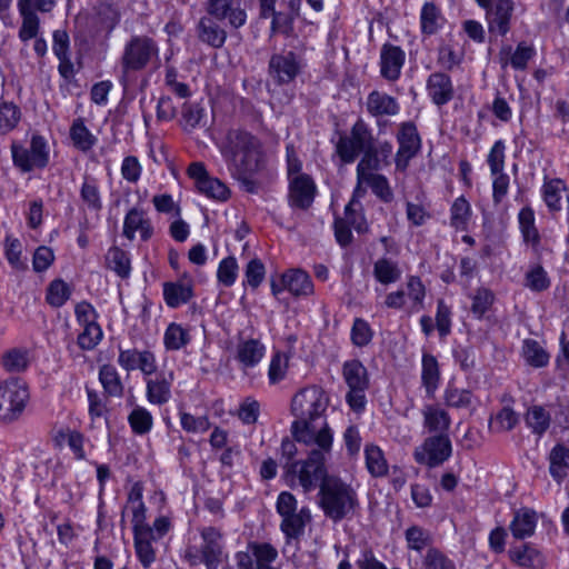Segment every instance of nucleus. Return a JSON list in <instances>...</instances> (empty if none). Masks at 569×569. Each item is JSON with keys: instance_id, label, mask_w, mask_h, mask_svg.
<instances>
[{"instance_id": "nucleus-22", "label": "nucleus", "mask_w": 569, "mask_h": 569, "mask_svg": "<svg viewBox=\"0 0 569 569\" xmlns=\"http://www.w3.org/2000/svg\"><path fill=\"white\" fill-rule=\"evenodd\" d=\"M427 90L431 100L437 106L448 103L453 97V86L448 74L433 72L427 80Z\"/></svg>"}, {"instance_id": "nucleus-14", "label": "nucleus", "mask_w": 569, "mask_h": 569, "mask_svg": "<svg viewBox=\"0 0 569 569\" xmlns=\"http://www.w3.org/2000/svg\"><path fill=\"white\" fill-rule=\"evenodd\" d=\"M317 187L309 174H298L289 180L288 202L293 209L307 210L313 203Z\"/></svg>"}, {"instance_id": "nucleus-7", "label": "nucleus", "mask_w": 569, "mask_h": 569, "mask_svg": "<svg viewBox=\"0 0 569 569\" xmlns=\"http://www.w3.org/2000/svg\"><path fill=\"white\" fill-rule=\"evenodd\" d=\"M11 153L14 166L22 172L42 169L49 163V147L44 138L39 134L31 137L28 148L12 143Z\"/></svg>"}, {"instance_id": "nucleus-29", "label": "nucleus", "mask_w": 569, "mask_h": 569, "mask_svg": "<svg viewBox=\"0 0 569 569\" xmlns=\"http://www.w3.org/2000/svg\"><path fill=\"white\" fill-rule=\"evenodd\" d=\"M282 282L283 287L296 297L309 296L313 292V284L309 274L300 269L283 273Z\"/></svg>"}, {"instance_id": "nucleus-49", "label": "nucleus", "mask_w": 569, "mask_h": 569, "mask_svg": "<svg viewBox=\"0 0 569 569\" xmlns=\"http://www.w3.org/2000/svg\"><path fill=\"white\" fill-rule=\"evenodd\" d=\"M341 219L360 233L368 231V224L360 201L350 200L345 208V217Z\"/></svg>"}, {"instance_id": "nucleus-13", "label": "nucleus", "mask_w": 569, "mask_h": 569, "mask_svg": "<svg viewBox=\"0 0 569 569\" xmlns=\"http://www.w3.org/2000/svg\"><path fill=\"white\" fill-rule=\"evenodd\" d=\"M187 172L194 181L199 192L208 198L219 201H226L229 198L230 191L228 187L219 179L210 177L202 162H192Z\"/></svg>"}, {"instance_id": "nucleus-18", "label": "nucleus", "mask_w": 569, "mask_h": 569, "mask_svg": "<svg viewBox=\"0 0 569 569\" xmlns=\"http://www.w3.org/2000/svg\"><path fill=\"white\" fill-rule=\"evenodd\" d=\"M146 396L152 405H164L171 398V386L173 382V372H158L150 377H144Z\"/></svg>"}, {"instance_id": "nucleus-41", "label": "nucleus", "mask_w": 569, "mask_h": 569, "mask_svg": "<svg viewBox=\"0 0 569 569\" xmlns=\"http://www.w3.org/2000/svg\"><path fill=\"white\" fill-rule=\"evenodd\" d=\"M373 276L380 283L389 284L400 279L401 270L397 262L387 258H380L373 264Z\"/></svg>"}, {"instance_id": "nucleus-35", "label": "nucleus", "mask_w": 569, "mask_h": 569, "mask_svg": "<svg viewBox=\"0 0 569 569\" xmlns=\"http://www.w3.org/2000/svg\"><path fill=\"white\" fill-rule=\"evenodd\" d=\"M366 468L375 477H385L388 473V462L383 451L376 445L365 447Z\"/></svg>"}, {"instance_id": "nucleus-15", "label": "nucleus", "mask_w": 569, "mask_h": 569, "mask_svg": "<svg viewBox=\"0 0 569 569\" xmlns=\"http://www.w3.org/2000/svg\"><path fill=\"white\" fill-rule=\"evenodd\" d=\"M118 363L126 371L140 370L144 377L157 371L156 356L150 350L119 348Z\"/></svg>"}, {"instance_id": "nucleus-20", "label": "nucleus", "mask_w": 569, "mask_h": 569, "mask_svg": "<svg viewBox=\"0 0 569 569\" xmlns=\"http://www.w3.org/2000/svg\"><path fill=\"white\" fill-rule=\"evenodd\" d=\"M264 352L266 348L260 340L239 338L234 359L238 361L240 370L246 372L262 360Z\"/></svg>"}, {"instance_id": "nucleus-9", "label": "nucleus", "mask_w": 569, "mask_h": 569, "mask_svg": "<svg viewBox=\"0 0 569 569\" xmlns=\"http://www.w3.org/2000/svg\"><path fill=\"white\" fill-rule=\"evenodd\" d=\"M372 142L373 138L368 126L359 119L353 124L350 136L340 138L337 144V152L343 162L351 163Z\"/></svg>"}, {"instance_id": "nucleus-43", "label": "nucleus", "mask_w": 569, "mask_h": 569, "mask_svg": "<svg viewBox=\"0 0 569 569\" xmlns=\"http://www.w3.org/2000/svg\"><path fill=\"white\" fill-rule=\"evenodd\" d=\"M441 12L432 2L423 4L420 14L421 31L425 34H435L441 27Z\"/></svg>"}, {"instance_id": "nucleus-19", "label": "nucleus", "mask_w": 569, "mask_h": 569, "mask_svg": "<svg viewBox=\"0 0 569 569\" xmlns=\"http://www.w3.org/2000/svg\"><path fill=\"white\" fill-rule=\"evenodd\" d=\"M136 232H139L142 241H148L153 236L151 220L144 210L138 207H133L127 212L122 228V234L129 240L134 239Z\"/></svg>"}, {"instance_id": "nucleus-17", "label": "nucleus", "mask_w": 569, "mask_h": 569, "mask_svg": "<svg viewBox=\"0 0 569 569\" xmlns=\"http://www.w3.org/2000/svg\"><path fill=\"white\" fill-rule=\"evenodd\" d=\"M200 536L201 560L208 569H217L223 558L222 533L214 527H204L200 530Z\"/></svg>"}, {"instance_id": "nucleus-32", "label": "nucleus", "mask_w": 569, "mask_h": 569, "mask_svg": "<svg viewBox=\"0 0 569 569\" xmlns=\"http://www.w3.org/2000/svg\"><path fill=\"white\" fill-rule=\"evenodd\" d=\"M134 549L138 559L144 568H149L156 559V552L152 542L157 541L153 531H142L133 533Z\"/></svg>"}, {"instance_id": "nucleus-28", "label": "nucleus", "mask_w": 569, "mask_h": 569, "mask_svg": "<svg viewBox=\"0 0 569 569\" xmlns=\"http://www.w3.org/2000/svg\"><path fill=\"white\" fill-rule=\"evenodd\" d=\"M367 110L373 117L395 116L399 112L397 100L383 92L372 91L367 98Z\"/></svg>"}, {"instance_id": "nucleus-1", "label": "nucleus", "mask_w": 569, "mask_h": 569, "mask_svg": "<svg viewBox=\"0 0 569 569\" xmlns=\"http://www.w3.org/2000/svg\"><path fill=\"white\" fill-rule=\"evenodd\" d=\"M329 401L327 392L316 385L307 386L293 395L290 411L296 419L291 423V435L297 442H310L325 431L332 435L325 420L320 428L316 426L318 420L323 419Z\"/></svg>"}, {"instance_id": "nucleus-61", "label": "nucleus", "mask_w": 569, "mask_h": 569, "mask_svg": "<svg viewBox=\"0 0 569 569\" xmlns=\"http://www.w3.org/2000/svg\"><path fill=\"white\" fill-rule=\"evenodd\" d=\"M406 540L410 549L421 551L430 543L431 537L428 530L419 526H411L406 530Z\"/></svg>"}, {"instance_id": "nucleus-60", "label": "nucleus", "mask_w": 569, "mask_h": 569, "mask_svg": "<svg viewBox=\"0 0 569 569\" xmlns=\"http://www.w3.org/2000/svg\"><path fill=\"white\" fill-rule=\"evenodd\" d=\"M422 563L425 569H456L455 563L437 548L427 550Z\"/></svg>"}, {"instance_id": "nucleus-33", "label": "nucleus", "mask_w": 569, "mask_h": 569, "mask_svg": "<svg viewBox=\"0 0 569 569\" xmlns=\"http://www.w3.org/2000/svg\"><path fill=\"white\" fill-rule=\"evenodd\" d=\"M565 469H569V448L558 443L549 453V472L556 481L561 482L567 476Z\"/></svg>"}, {"instance_id": "nucleus-44", "label": "nucleus", "mask_w": 569, "mask_h": 569, "mask_svg": "<svg viewBox=\"0 0 569 569\" xmlns=\"http://www.w3.org/2000/svg\"><path fill=\"white\" fill-rule=\"evenodd\" d=\"M363 152L361 160L357 166V179L361 182V179L367 178L368 174H375L373 170L381 169L382 161L378 156V150L373 146V142Z\"/></svg>"}, {"instance_id": "nucleus-37", "label": "nucleus", "mask_w": 569, "mask_h": 569, "mask_svg": "<svg viewBox=\"0 0 569 569\" xmlns=\"http://www.w3.org/2000/svg\"><path fill=\"white\" fill-rule=\"evenodd\" d=\"M191 340L188 329H184L181 325L171 322L163 336L164 348L169 351H177L184 348Z\"/></svg>"}, {"instance_id": "nucleus-58", "label": "nucleus", "mask_w": 569, "mask_h": 569, "mask_svg": "<svg viewBox=\"0 0 569 569\" xmlns=\"http://www.w3.org/2000/svg\"><path fill=\"white\" fill-rule=\"evenodd\" d=\"M533 54L535 49L531 46L521 42L517 46L510 59L503 60V58L501 57V62L503 66L508 64L509 62L513 69L523 70L527 67L528 61L533 57Z\"/></svg>"}, {"instance_id": "nucleus-53", "label": "nucleus", "mask_w": 569, "mask_h": 569, "mask_svg": "<svg viewBox=\"0 0 569 569\" xmlns=\"http://www.w3.org/2000/svg\"><path fill=\"white\" fill-rule=\"evenodd\" d=\"M252 556H253V567L260 568L262 566H271V563L277 559L278 551L270 543H252L250 546Z\"/></svg>"}, {"instance_id": "nucleus-64", "label": "nucleus", "mask_w": 569, "mask_h": 569, "mask_svg": "<svg viewBox=\"0 0 569 569\" xmlns=\"http://www.w3.org/2000/svg\"><path fill=\"white\" fill-rule=\"evenodd\" d=\"M356 566L358 569H385L386 565L377 559L373 550L368 545H365L360 550Z\"/></svg>"}, {"instance_id": "nucleus-45", "label": "nucleus", "mask_w": 569, "mask_h": 569, "mask_svg": "<svg viewBox=\"0 0 569 569\" xmlns=\"http://www.w3.org/2000/svg\"><path fill=\"white\" fill-rule=\"evenodd\" d=\"M522 355L526 361L535 368L545 367L549 362L548 352L540 346L538 341L532 339H526L523 341Z\"/></svg>"}, {"instance_id": "nucleus-21", "label": "nucleus", "mask_w": 569, "mask_h": 569, "mask_svg": "<svg viewBox=\"0 0 569 569\" xmlns=\"http://www.w3.org/2000/svg\"><path fill=\"white\" fill-rule=\"evenodd\" d=\"M406 54L400 47L385 44L380 53L381 76L395 81L400 77Z\"/></svg>"}, {"instance_id": "nucleus-25", "label": "nucleus", "mask_w": 569, "mask_h": 569, "mask_svg": "<svg viewBox=\"0 0 569 569\" xmlns=\"http://www.w3.org/2000/svg\"><path fill=\"white\" fill-rule=\"evenodd\" d=\"M199 39L212 48H221L227 39L226 30L211 17H202L198 23Z\"/></svg>"}, {"instance_id": "nucleus-2", "label": "nucleus", "mask_w": 569, "mask_h": 569, "mask_svg": "<svg viewBox=\"0 0 569 569\" xmlns=\"http://www.w3.org/2000/svg\"><path fill=\"white\" fill-rule=\"evenodd\" d=\"M333 436L326 431L318 436V439H311L310 442H302L309 447L308 458L306 460L292 461L286 465L287 476L291 480L297 479L305 492H309L317 487L320 488L327 476L326 461L331 453Z\"/></svg>"}, {"instance_id": "nucleus-57", "label": "nucleus", "mask_w": 569, "mask_h": 569, "mask_svg": "<svg viewBox=\"0 0 569 569\" xmlns=\"http://www.w3.org/2000/svg\"><path fill=\"white\" fill-rule=\"evenodd\" d=\"M471 312L477 318H481L493 303L495 296L491 290L487 288H479L471 296Z\"/></svg>"}, {"instance_id": "nucleus-10", "label": "nucleus", "mask_w": 569, "mask_h": 569, "mask_svg": "<svg viewBox=\"0 0 569 569\" xmlns=\"http://www.w3.org/2000/svg\"><path fill=\"white\" fill-rule=\"evenodd\" d=\"M486 10L488 29L491 33L506 36L510 30V20L515 4L512 0H475Z\"/></svg>"}, {"instance_id": "nucleus-4", "label": "nucleus", "mask_w": 569, "mask_h": 569, "mask_svg": "<svg viewBox=\"0 0 569 569\" xmlns=\"http://www.w3.org/2000/svg\"><path fill=\"white\" fill-rule=\"evenodd\" d=\"M319 506L333 522L351 517L359 506L356 490L342 479L330 476L319 490Z\"/></svg>"}, {"instance_id": "nucleus-30", "label": "nucleus", "mask_w": 569, "mask_h": 569, "mask_svg": "<svg viewBox=\"0 0 569 569\" xmlns=\"http://www.w3.org/2000/svg\"><path fill=\"white\" fill-rule=\"evenodd\" d=\"M192 295V286L189 281L166 282L163 284V297L166 303L171 308L187 303Z\"/></svg>"}, {"instance_id": "nucleus-24", "label": "nucleus", "mask_w": 569, "mask_h": 569, "mask_svg": "<svg viewBox=\"0 0 569 569\" xmlns=\"http://www.w3.org/2000/svg\"><path fill=\"white\" fill-rule=\"evenodd\" d=\"M423 426L429 432L447 435L451 418L449 413L437 405H427L422 409Z\"/></svg>"}, {"instance_id": "nucleus-42", "label": "nucleus", "mask_w": 569, "mask_h": 569, "mask_svg": "<svg viewBox=\"0 0 569 569\" xmlns=\"http://www.w3.org/2000/svg\"><path fill=\"white\" fill-rule=\"evenodd\" d=\"M70 138L73 146L84 152L90 150L97 142V138L84 126L82 119L73 121L70 128Z\"/></svg>"}, {"instance_id": "nucleus-34", "label": "nucleus", "mask_w": 569, "mask_h": 569, "mask_svg": "<svg viewBox=\"0 0 569 569\" xmlns=\"http://www.w3.org/2000/svg\"><path fill=\"white\" fill-rule=\"evenodd\" d=\"M342 375L349 389H367L369 385L366 367L359 360L345 362Z\"/></svg>"}, {"instance_id": "nucleus-63", "label": "nucleus", "mask_w": 569, "mask_h": 569, "mask_svg": "<svg viewBox=\"0 0 569 569\" xmlns=\"http://www.w3.org/2000/svg\"><path fill=\"white\" fill-rule=\"evenodd\" d=\"M446 405L452 408H468L472 402V395L469 390L448 387L445 392Z\"/></svg>"}, {"instance_id": "nucleus-51", "label": "nucleus", "mask_w": 569, "mask_h": 569, "mask_svg": "<svg viewBox=\"0 0 569 569\" xmlns=\"http://www.w3.org/2000/svg\"><path fill=\"white\" fill-rule=\"evenodd\" d=\"M107 262L111 270L119 277L127 278L130 273V260L128 254L118 247H112L107 254Z\"/></svg>"}, {"instance_id": "nucleus-48", "label": "nucleus", "mask_w": 569, "mask_h": 569, "mask_svg": "<svg viewBox=\"0 0 569 569\" xmlns=\"http://www.w3.org/2000/svg\"><path fill=\"white\" fill-rule=\"evenodd\" d=\"M204 116V109L199 103L184 102L181 110L183 130L191 131L200 126Z\"/></svg>"}, {"instance_id": "nucleus-38", "label": "nucleus", "mask_w": 569, "mask_h": 569, "mask_svg": "<svg viewBox=\"0 0 569 569\" xmlns=\"http://www.w3.org/2000/svg\"><path fill=\"white\" fill-rule=\"evenodd\" d=\"M421 379L428 396H432L440 379L438 361L432 355L425 353L422 357Z\"/></svg>"}, {"instance_id": "nucleus-8", "label": "nucleus", "mask_w": 569, "mask_h": 569, "mask_svg": "<svg viewBox=\"0 0 569 569\" xmlns=\"http://www.w3.org/2000/svg\"><path fill=\"white\" fill-rule=\"evenodd\" d=\"M451 452L452 446L448 435H435L426 438L423 443L416 448L413 456L418 463L435 468L447 461Z\"/></svg>"}, {"instance_id": "nucleus-16", "label": "nucleus", "mask_w": 569, "mask_h": 569, "mask_svg": "<svg viewBox=\"0 0 569 569\" xmlns=\"http://www.w3.org/2000/svg\"><path fill=\"white\" fill-rule=\"evenodd\" d=\"M399 149L396 157L398 168L405 169L408 161L413 158L421 147V140L413 122L408 121L400 124L397 134Z\"/></svg>"}, {"instance_id": "nucleus-6", "label": "nucleus", "mask_w": 569, "mask_h": 569, "mask_svg": "<svg viewBox=\"0 0 569 569\" xmlns=\"http://www.w3.org/2000/svg\"><path fill=\"white\" fill-rule=\"evenodd\" d=\"M29 401V390L21 379L11 378L0 383V420L19 419Z\"/></svg>"}, {"instance_id": "nucleus-47", "label": "nucleus", "mask_w": 569, "mask_h": 569, "mask_svg": "<svg viewBox=\"0 0 569 569\" xmlns=\"http://www.w3.org/2000/svg\"><path fill=\"white\" fill-rule=\"evenodd\" d=\"M525 286L531 291L541 292L550 287L547 271L540 264H533L525 274Z\"/></svg>"}, {"instance_id": "nucleus-11", "label": "nucleus", "mask_w": 569, "mask_h": 569, "mask_svg": "<svg viewBox=\"0 0 569 569\" xmlns=\"http://www.w3.org/2000/svg\"><path fill=\"white\" fill-rule=\"evenodd\" d=\"M301 60L293 51H282L270 57L268 73L277 84H288L300 73Z\"/></svg>"}, {"instance_id": "nucleus-31", "label": "nucleus", "mask_w": 569, "mask_h": 569, "mask_svg": "<svg viewBox=\"0 0 569 569\" xmlns=\"http://www.w3.org/2000/svg\"><path fill=\"white\" fill-rule=\"evenodd\" d=\"M509 557L516 565L526 569H539L543 566L542 555L530 545L510 549Z\"/></svg>"}, {"instance_id": "nucleus-23", "label": "nucleus", "mask_w": 569, "mask_h": 569, "mask_svg": "<svg viewBox=\"0 0 569 569\" xmlns=\"http://www.w3.org/2000/svg\"><path fill=\"white\" fill-rule=\"evenodd\" d=\"M536 526L537 513L529 508H521L515 511L509 528L516 539H526L535 533Z\"/></svg>"}, {"instance_id": "nucleus-5", "label": "nucleus", "mask_w": 569, "mask_h": 569, "mask_svg": "<svg viewBox=\"0 0 569 569\" xmlns=\"http://www.w3.org/2000/svg\"><path fill=\"white\" fill-rule=\"evenodd\" d=\"M159 56L157 42L147 36H133L126 43L121 56V83L127 84V76L130 72L143 70Z\"/></svg>"}, {"instance_id": "nucleus-62", "label": "nucleus", "mask_w": 569, "mask_h": 569, "mask_svg": "<svg viewBox=\"0 0 569 569\" xmlns=\"http://www.w3.org/2000/svg\"><path fill=\"white\" fill-rule=\"evenodd\" d=\"M237 273L238 263L234 257L230 256L221 260L217 271L219 282L226 287H230L234 283Z\"/></svg>"}, {"instance_id": "nucleus-36", "label": "nucleus", "mask_w": 569, "mask_h": 569, "mask_svg": "<svg viewBox=\"0 0 569 569\" xmlns=\"http://www.w3.org/2000/svg\"><path fill=\"white\" fill-rule=\"evenodd\" d=\"M526 425L537 436H542L550 427V412L542 406H532L527 410L525 416Z\"/></svg>"}, {"instance_id": "nucleus-52", "label": "nucleus", "mask_w": 569, "mask_h": 569, "mask_svg": "<svg viewBox=\"0 0 569 569\" xmlns=\"http://www.w3.org/2000/svg\"><path fill=\"white\" fill-rule=\"evenodd\" d=\"M372 190V192L383 202H390L393 199V192L387 178L382 174H368L367 178L361 179Z\"/></svg>"}, {"instance_id": "nucleus-54", "label": "nucleus", "mask_w": 569, "mask_h": 569, "mask_svg": "<svg viewBox=\"0 0 569 569\" xmlns=\"http://www.w3.org/2000/svg\"><path fill=\"white\" fill-rule=\"evenodd\" d=\"M71 295L69 286L61 279L53 280L47 290V302L56 308L66 303Z\"/></svg>"}, {"instance_id": "nucleus-59", "label": "nucleus", "mask_w": 569, "mask_h": 569, "mask_svg": "<svg viewBox=\"0 0 569 569\" xmlns=\"http://www.w3.org/2000/svg\"><path fill=\"white\" fill-rule=\"evenodd\" d=\"M83 331L78 336V345L83 350L93 349L102 338V330L98 322L84 325Z\"/></svg>"}, {"instance_id": "nucleus-40", "label": "nucleus", "mask_w": 569, "mask_h": 569, "mask_svg": "<svg viewBox=\"0 0 569 569\" xmlns=\"http://www.w3.org/2000/svg\"><path fill=\"white\" fill-rule=\"evenodd\" d=\"M99 380L109 396L121 397L123 395L122 381L113 366L103 365L99 370Z\"/></svg>"}, {"instance_id": "nucleus-12", "label": "nucleus", "mask_w": 569, "mask_h": 569, "mask_svg": "<svg viewBox=\"0 0 569 569\" xmlns=\"http://www.w3.org/2000/svg\"><path fill=\"white\" fill-rule=\"evenodd\" d=\"M206 11L212 19L234 29L241 28L247 22V13L241 6V0H208Z\"/></svg>"}, {"instance_id": "nucleus-55", "label": "nucleus", "mask_w": 569, "mask_h": 569, "mask_svg": "<svg viewBox=\"0 0 569 569\" xmlns=\"http://www.w3.org/2000/svg\"><path fill=\"white\" fill-rule=\"evenodd\" d=\"M82 202L89 210L99 211L102 208L101 197L98 186L93 180L86 179L80 189Z\"/></svg>"}, {"instance_id": "nucleus-39", "label": "nucleus", "mask_w": 569, "mask_h": 569, "mask_svg": "<svg viewBox=\"0 0 569 569\" xmlns=\"http://www.w3.org/2000/svg\"><path fill=\"white\" fill-rule=\"evenodd\" d=\"M520 230L526 243L536 248L540 242L539 232L535 226V212L530 207H525L518 214Z\"/></svg>"}, {"instance_id": "nucleus-50", "label": "nucleus", "mask_w": 569, "mask_h": 569, "mask_svg": "<svg viewBox=\"0 0 569 569\" xmlns=\"http://www.w3.org/2000/svg\"><path fill=\"white\" fill-rule=\"evenodd\" d=\"M128 421L132 431L137 435L148 433L151 430L153 423L151 413L143 407L134 408L130 412Z\"/></svg>"}, {"instance_id": "nucleus-56", "label": "nucleus", "mask_w": 569, "mask_h": 569, "mask_svg": "<svg viewBox=\"0 0 569 569\" xmlns=\"http://www.w3.org/2000/svg\"><path fill=\"white\" fill-rule=\"evenodd\" d=\"M289 367V358L281 353L276 352L270 361L268 370V379L271 385H277L286 378Z\"/></svg>"}, {"instance_id": "nucleus-26", "label": "nucleus", "mask_w": 569, "mask_h": 569, "mask_svg": "<svg viewBox=\"0 0 569 569\" xmlns=\"http://www.w3.org/2000/svg\"><path fill=\"white\" fill-rule=\"evenodd\" d=\"M281 518V531L288 539H297L303 535L306 525L311 520V513L308 508L303 507Z\"/></svg>"}, {"instance_id": "nucleus-46", "label": "nucleus", "mask_w": 569, "mask_h": 569, "mask_svg": "<svg viewBox=\"0 0 569 569\" xmlns=\"http://www.w3.org/2000/svg\"><path fill=\"white\" fill-rule=\"evenodd\" d=\"M21 119L20 108L13 102H0V134L12 131Z\"/></svg>"}, {"instance_id": "nucleus-3", "label": "nucleus", "mask_w": 569, "mask_h": 569, "mask_svg": "<svg viewBox=\"0 0 569 569\" xmlns=\"http://www.w3.org/2000/svg\"><path fill=\"white\" fill-rule=\"evenodd\" d=\"M221 153L232 177L256 174L262 168L259 140L247 131H229Z\"/></svg>"}, {"instance_id": "nucleus-27", "label": "nucleus", "mask_w": 569, "mask_h": 569, "mask_svg": "<svg viewBox=\"0 0 569 569\" xmlns=\"http://www.w3.org/2000/svg\"><path fill=\"white\" fill-rule=\"evenodd\" d=\"M18 9L22 17V23L19 29V39L27 42L37 38L40 30V19L36 11L30 9V0H18Z\"/></svg>"}]
</instances>
